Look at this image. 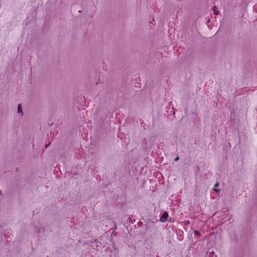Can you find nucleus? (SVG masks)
<instances>
[{
	"mask_svg": "<svg viewBox=\"0 0 257 257\" xmlns=\"http://www.w3.org/2000/svg\"><path fill=\"white\" fill-rule=\"evenodd\" d=\"M168 217V214L167 212H164L162 214L161 217H160V221L162 222H164L166 221L167 218Z\"/></svg>",
	"mask_w": 257,
	"mask_h": 257,
	"instance_id": "obj_1",
	"label": "nucleus"
},
{
	"mask_svg": "<svg viewBox=\"0 0 257 257\" xmlns=\"http://www.w3.org/2000/svg\"><path fill=\"white\" fill-rule=\"evenodd\" d=\"M214 190L215 191H217L216 189H214Z\"/></svg>",
	"mask_w": 257,
	"mask_h": 257,
	"instance_id": "obj_7",
	"label": "nucleus"
},
{
	"mask_svg": "<svg viewBox=\"0 0 257 257\" xmlns=\"http://www.w3.org/2000/svg\"><path fill=\"white\" fill-rule=\"evenodd\" d=\"M18 112L20 114H21V115H23V111H22V108L21 104H19L18 106Z\"/></svg>",
	"mask_w": 257,
	"mask_h": 257,
	"instance_id": "obj_2",
	"label": "nucleus"
},
{
	"mask_svg": "<svg viewBox=\"0 0 257 257\" xmlns=\"http://www.w3.org/2000/svg\"><path fill=\"white\" fill-rule=\"evenodd\" d=\"M218 186V184H215V187Z\"/></svg>",
	"mask_w": 257,
	"mask_h": 257,
	"instance_id": "obj_6",
	"label": "nucleus"
},
{
	"mask_svg": "<svg viewBox=\"0 0 257 257\" xmlns=\"http://www.w3.org/2000/svg\"><path fill=\"white\" fill-rule=\"evenodd\" d=\"M195 234L198 235L199 234V232L197 230L194 231Z\"/></svg>",
	"mask_w": 257,
	"mask_h": 257,
	"instance_id": "obj_4",
	"label": "nucleus"
},
{
	"mask_svg": "<svg viewBox=\"0 0 257 257\" xmlns=\"http://www.w3.org/2000/svg\"><path fill=\"white\" fill-rule=\"evenodd\" d=\"M178 159H179V158H178V157H177V158H176L175 159V160L176 161H177Z\"/></svg>",
	"mask_w": 257,
	"mask_h": 257,
	"instance_id": "obj_5",
	"label": "nucleus"
},
{
	"mask_svg": "<svg viewBox=\"0 0 257 257\" xmlns=\"http://www.w3.org/2000/svg\"><path fill=\"white\" fill-rule=\"evenodd\" d=\"M213 12H214V14L215 15H217L219 14V11L217 10V8H216L215 7L213 8Z\"/></svg>",
	"mask_w": 257,
	"mask_h": 257,
	"instance_id": "obj_3",
	"label": "nucleus"
}]
</instances>
